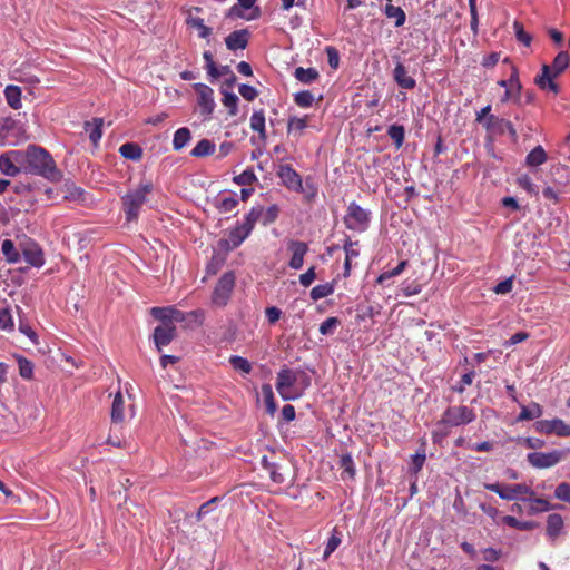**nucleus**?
I'll return each instance as SVG.
<instances>
[{"mask_svg": "<svg viewBox=\"0 0 570 570\" xmlns=\"http://www.w3.org/2000/svg\"><path fill=\"white\" fill-rule=\"evenodd\" d=\"M503 66L510 70L509 79L501 80V88H504V97L501 99L514 105H522L521 101V82L517 68L509 58L503 59Z\"/></svg>", "mask_w": 570, "mask_h": 570, "instance_id": "nucleus-5", "label": "nucleus"}, {"mask_svg": "<svg viewBox=\"0 0 570 570\" xmlns=\"http://www.w3.org/2000/svg\"><path fill=\"white\" fill-rule=\"evenodd\" d=\"M474 379V372L470 371L464 373L460 381L452 385V390L458 393H463L466 390V386H470Z\"/></svg>", "mask_w": 570, "mask_h": 570, "instance_id": "nucleus-48", "label": "nucleus"}, {"mask_svg": "<svg viewBox=\"0 0 570 570\" xmlns=\"http://www.w3.org/2000/svg\"><path fill=\"white\" fill-rule=\"evenodd\" d=\"M491 111L490 106H485L478 112L476 120L487 128L488 137H487V148L489 153L495 157V147H494V127L492 126L493 116L488 117Z\"/></svg>", "mask_w": 570, "mask_h": 570, "instance_id": "nucleus-16", "label": "nucleus"}, {"mask_svg": "<svg viewBox=\"0 0 570 570\" xmlns=\"http://www.w3.org/2000/svg\"><path fill=\"white\" fill-rule=\"evenodd\" d=\"M19 365V374L27 380H30L33 375V364L23 356L17 357Z\"/></svg>", "mask_w": 570, "mask_h": 570, "instance_id": "nucleus-46", "label": "nucleus"}, {"mask_svg": "<svg viewBox=\"0 0 570 570\" xmlns=\"http://www.w3.org/2000/svg\"><path fill=\"white\" fill-rule=\"evenodd\" d=\"M0 328L2 330H12L13 328V320L10 309L2 308L0 311Z\"/></svg>", "mask_w": 570, "mask_h": 570, "instance_id": "nucleus-57", "label": "nucleus"}, {"mask_svg": "<svg viewBox=\"0 0 570 570\" xmlns=\"http://www.w3.org/2000/svg\"><path fill=\"white\" fill-rule=\"evenodd\" d=\"M336 533L337 531L334 529L332 537L327 541V546L324 551V559L328 558V556L333 553L341 543V538Z\"/></svg>", "mask_w": 570, "mask_h": 570, "instance_id": "nucleus-58", "label": "nucleus"}, {"mask_svg": "<svg viewBox=\"0 0 570 570\" xmlns=\"http://www.w3.org/2000/svg\"><path fill=\"white\" fill-rule=\"evenodd\" d=\"M104 120L101 118H94L92 121H87L85 124L86 131L89 132V139L92 141L94 145H97V142L100 140L102 131Z\"/></svg>", "mask_w": 570, "mask_h": 570, "instance_id": "nucleus-28", "label": "nucleus"}, {"mask_svg": "<svg viewBox=\"0 0 570 570\" xmlns=\"http://www.w3.org/2000/svg\"><path fill=\"white\" fill-rule=\"evenodd\" d=\"M186 23L197 29L200 38H208L212 33V28L207 27L202 18L193 17L190 12L186 19Z\"/></svg>", "mask_w": 570, "mask_h": 570, "instance_id": "nucleus-32", "label": "nucleus"}, {"mask_svg": "<svg viewBox=\"0 0 570 570\" xmlns=\"http://www.w3.org/2000/svg\"><path fill=\"white\" fill-rule=\"evenodd\" d=\"M474 420V413L468 406H453L449 407L442 417V422L451 425L459 426L461 424L470 423Z\"/></svg>", "mask_w": 570, "mask_h": 570, "instance_id": "nucleus-8", "label": "nucleus"}, {"mask_svg": "<svg viewBox=\"0 0 570 570\" xmlns=\"http://www.w3.org/2000/svg\"><path fill=\"white\" fill-rule=\"evenodd\" d=\"M541 415H542V407L538 403L533 402L529 406H525V405L521 406V412L517 416V421L518 422L529 421V420L538 419Z\"/></svg>", "mask_w": 570, "mask_h": 570, "instance_id": "nucleus-25", "label": "nucleus"}, {"mask_svg": "<svg viewBox=\"0 0 570 570\" xmlns=\"http://www.w3.org/2000/svg\"><path fill=\"white\" fill-rule=\"evenodd\" d=\"M238 90L247 101H253L258 96V91L249 85H240Z\"/></svg>", "mask_w": 570, "mask_h": 570, "instance_id": "nucleus-59", "label": "nucleus"}, {"mask_svg": "<svg viewBox=\"0 0 570 570\" xmlns=\"http://www.w3.org/2000/svg\"><path fill=\"white\" fill-rule=\"evenodd\" d=\"M340 466L343 470L342 476L346 475L350 479L355 476V465L351 454H343L340 459Z\"/></svg>", "mask_w": 570, "mask_h": 570, "instance_id": "nucleus-41", "label": "nucleus"}, {"mask_svg": "<svg viewBox=\"0 0 570 570\" xmlns=\"http://www.w3.org/2000/svg\"><path fill=\"white\" fill-rule=\"evenodd\" d=\"M125 401L120 392L116 393L111 405L112 423H122L125 419Z\"/></svg>", "mask_w": 570, "mask_h": 570, "instance_id": "nucleus-24", "label": "nucleus"}, {"mask_svg": "<svg viewBox=\"0 0 570 570\" xmlns=\"http://www.w3.org/2000/svg\"><path fill=\"white\" fill-rule=\"evenodd\" d=\"M294 76L303 83H312L320 77V73L315 68L305 69L303 67H298L295 69Z\"/></svg>", "mask_w": 570, "mask_h": 570, "instance_id": "nucleus-33", "label": "nucleus"}, {"mask_svg": "<svg viewBox=\"0 0 570 570\" xmlns=\"http://www.w3.org/2000/svg\"><path fill=\"white\" fill-rule=\"evenodd\" d=\"M203 316L204 314L200 311H193L188 314H185L184 312L170 306V324L181 323L187 320L193 321L197 324H202Z\"/></svg>", "mask_w": 570, "mask_h": 570, "instance_id": "nucleus-22", "label": "nucleus"}, {"mask_svg": "<svg viewBox=\"0 0 570 570\" xmlns=\"http://www.w3.org/2000/svg\"><path fill=\"white\" fill-rule=\"evenodd\" d=\"M425 459H426V455H425V450L424 449L421 452H417L416 454H414L412 456V463H411V466H410V471L413 474H417L419 471L423 468Z\"/></svg>", "mask_w": 570, "mask_h": 570, "instance_id": "nucleus-53", "label": "nucleus"}, {"mask_svg": "<svg viewBox=\"0 0 570 570\" xmlns=\"http://www.w3.org/2000/svg\"><path fill=\"white\" fill-rule=\"evenodd\" d=\"M513 30L517 40L525 47H530L532 42V36L524 30L523 24L520 21L513 22Z\"/></svg>", "mask_w": 570, "mask_h": 570, "instance_id": "nucleus-40", "label": "nucleus"}, {"mask_svg": "<svg viewBox=\"0 0 570 570\" xmlns=\"http://www.w3.org/2000/svg\"><path fill=\"white\" fill-rule=\"evenodd\" d=\"M563 452L553 450L551 452H531L527 460L533 468L548 469L557 465L563 459Z\"/></svg>", "mask_w": 570, "mask_h": 570, "instance_id": "nucleus-7", "label": "nucleus"}, {"mask_svg": "<svg viewBox=\"0 0 570 570\" xmlns=\"http://www.w3.org/2000/svg\"><path fill=\"white\" fill-rule=\"evenodd\" d=\"M153 190V185L141 184L136 189L129 190L122 196V208L128 222L136 220L139 216V210L147 200V195Z\"/></svg>", "mask_w": 570, "mask_h": 570, "instance_id": "nucleus-4", "label": "nucleus"}, {"mask_svg": "<svg viewBox=\"0 0 570 570\" xmlns=\"http://www.w3.org/2000/svg\"><path fill=\"white\" fill-rule=\"evenodd\" d=\"M256 180V176L252 170H245L238 176L234 177V181L240 186L252 185Z\"/></svg>", "mask_w": 570, "mask_h": 570, "instance_id": "nucleus-55", "label": "nucleus"}, {"mask_svg": "<svg viewBox=\"0 0 570 570\" xmlns=\"http://www.w3.org/2000/svg\"><path fill=\"white\" fill-rule=\"evenodd\" d=\"M535 431L547 435L570 436V425L561 419L540 420L534 424Z\"/></svg>", "mask_w": 570, "mask_h": 570, "instance_id": "nucleus-11", "label": "nucleus"}, {"mask_svg": "<svg viewBox=\"0 0 570 570\" xmlns=\"http://www.w3.org/2000/svg\"><path fill=\"white\" fill-rule=\"evenodd\" d=\"M327 61L331 68L336 69L340 63L338 51L334 47H326Z\"/></svg>", "mask_w": 570, "mask_h": 570, "instance_id": "nucleus-61", "label": "nucleus"}, {"mask_svg": "<svg viewBox=\"0 0 570 570\" xmlns=\"http://www.w3.org/2000/svg\"><path fill=\"white\" fill-rule=\"evenodd\" d=\"M357 242L347 240L344 245L345 256L350 259L358 256V250L354 248Z\"/></svg>", "mask_w": 570, "mask_h": 570, "instance_id": "nucleus-64", "label": "nucleus"}, {"mask_svg": "<svg viewBox=\"0 0 570 570\" xmlns=\"http://www.w3.org/2000/svg\"><path fill=\"white\" fill-rule=\"evenodd\" d=\"M23 156L27 173L39 175L52 183L62 178V173L57 168L53 158L46 149L30 145Z\"/></svg>", "mask_w": 570, "mask_h": 570, "instance_id": "nucleus-1", "label": "nucleus"}, {"mask_svg": "<svg viewBox=\"0 0 570 570\" xmlns=\"http://www.w3.org/2000/svg\"><path fill=\"white\" fill-rule=\"evenodd\" d=\"M393 79L403 89H413L416 85L415 79L407 75L404 65L400 61L393 70Z\"/></svg>", "mask_w": 570, "mask_h": 570, "instance_id": "nucleus-20", "label": "nucleus"}, {"mask_svg": "<svg viewBox=\"0 0 570 570\" xmlns=\"http://www.w3.org/2000/svg\"><path fill=\"white\" fill-rule=\"evenodd\" d=\"M120 155L130 160H139L142 157V149L135 142H126L119 148Z\"/></svg>", "mask_w": 570, "mask_h": 570, "instance_id": "nucleus-30", "label": "nucleus"}, {"mask_svg": "<svg viewBox=\"0 0 570 570\" xmlns=\"http://www.w3.org/2000/svg\"><path fill=\"white\" fill-rule=\"evenodd\" d=\"M334 292V286L330 283L317 285L311 291V298L318 301L321 298L330 296Z\"/></svg>", "mask_w": 570, "mask_h": 570, "instance_id": "nucleus-42", "label": "nucleus"}, {"mask_svg": "<svg viewBox=\"0 0 570 570\" xmlns=\"http://www.w3.org/2000/svg\"><path fill=\"white\" fill-rule=\"evenodd\" d=\"M1 250L9 263H17L20 259L19 252L12 240L6 239L2 243Z\"/></svg>", "mask_w": 570, "mask_h": 570, "instance_id": "nucleus-39", "label": "nucleus"}, {"mask_svg": "<svg viewBox=\"0 0 570 570\" xmlns=\"http://www.w3.org/2000/svg\"><path fill=\"white\" fill-rule=\"evenodd\" d=\"M531 497H534V492L524 483L501 484V499L503 500L527 502Z\"/></svg>", "mask_w": 570, "mask_h": 570, "instance_id": "nucleus-9", "label": "nucleus"}, {"mask_svg": "<svg viewBox=\"0 0 570 570\" xmlns=\"http://www.w3.org/2000/svg\"><path fill=\"white\" fill-rule=\"evenodd\" d=\"M24 158L21 151H9L0 156V170L7 176H16L21 171L17 163H21Z\"/></svg>", "mask_w": 570, "mask_h": 570, "instance_id": "nucleus-13", "label": "nucleus"}, {"mask_svg": "<svg viewBox=\"0 0 570 570\" xmlns=\"http://www.w3.org/2000/svg\"><path fill=\"white\" fill-rule=\"evenodd\" d=\"M391 2L392 0H387L384 13L387 18L395 19V27H401L404 24L406 19L405 12L401 7H395Z\"/></svg>", "mask_w": 570, "mask_h": 570, "instance_id": "nucleus-26", "label": "nucleus"}, {"mask_svg": "<svg viewBox=\"0 0 570 570\" xmlns=\"http://www.w3.org/2000/svg\"><path fill=\"white\" fill-rule=\"evenodd\" d=\"M554 497L560 501L570 503V483L562 482L558 484L554 490Z\"/></svg>", "mask_w": 570, "mask_h": 570, "instance_id": "nucleus-54", "label": "nucleus"}, {"mask_svg": "<svg viewBox=\"0 0 570 570\" xmlns=\"http://www.w3.org/2000/svg\"><path fill=\"white\" fill-rule=\"evenodd\" d=\"M548 159L547 153L542 146L534 147L525 158V164L530 167H537L544 164Z\"/></svg>", "mask_w": 570, "mask_h": 570, "instance_id": "nucleus-27", "label": "nucleus"}, {"mask_svg": "<svg viewBox=\"0 0 570 570\" xmlns=\"http://www.w3.org/2000/svg\"><path fill=\"white\" fill-rule=\"evenodd\" d=\"M387 134L390 138L394 141L397 148H400L404 142V127L401 125H392L390 126Z\"/></svg>", "mask_w": 570, "mask_h": 570, "instance_id": "nucleus-44", "label": "nucleus"}, {"mask_svg": "<svg viewBox=\"0 0 570 570\" xmlns=\"http://www.w3.org/2000/svg\"><path fill=\"white\" fill-rule=\"evenodd\" d=\"M570 56L567 51H560L553 59L551 65H543L541 72L535 76L534 83L541 90H550L559 94L560 87L554 81L569 66Z\"/></svg>", "mask_w": 570, "mask_h": 570, "instance_id": "nucleus-2", "label": "nucleus"}, {"mask_svg": "<svg viewBox=\"0 0 570 570\" xmlns=\"http://www.w3.org/2000/svg\"><path fill=\"white\" fill-rule=\"evenodd\" d=\"M294 100L299 107L307 108L312 106L314 97L309 91L304 90L297 92L294 97Z\"/></svg>", "mask_w": 570, "mask_h": 570, "instance_id": "nucleus-52", "label": "nucleus"}, {"mask_svg": "<svg viewBox=\"0 0 570 570\" xmlns=\"http://www.w3.org/2000/svg\"><path fill=\"white\" fill-rule=\"evenodd\" d=\"M288 249L292 252V258L288 263L293 269H299L304 263V256L308 250V246L304 242L291 240L288 243Z\"/></svg>", "mask_w": 570, "mask_h": 570, "instance_id": "nucleus-17", "label": "nucleus"}, {"mask_svg": "<svg viewBox=\"0 0 570 570\" xmlns=\"http://www.w3.org/2000/svg\"><path fill=\"white\" fill-rule=\"evenodd\" d=\"M262 393L265 399L267 412L273 415L276 411V403L274 401L272 386L269 384H264L262 386Z\"/></svg>", "mask_w": 570, "mask_h": 570, "instance_id": "nucleus-45", "label": "nucleus"}, {"mask_svg": "<svg viewBox=\"0 0 570 570\" xmlns=\"http://www.w3.org/2000/svg\"><path fill=\"white\" fill-rule=\"evenodd\" d=\"M190 138H191V135H190V131L188 128H186V127L179 128L174 135V139H173L174 149L180 150L181 148H184L187 145V142L190 140Z\"/></svg>", "mask_w": 570, "mask_h": 570, "instance_id": "nucleus-37", "label": "nucleus"}, {"mask_svg": "<svg viewBox=\"0 0 570 570\" xmlns=\"http://www.w3.org/2000/svg\"><path fill=\"white\" fill-rule=\"evenodd\" d=\"M194 89L197 92V105L205 119L209 118L215 108L214 91L210 87L204 83H195Z\"/></svg>", "mask_w": 570, "mask_h": 570, "instance_id": "nucleus-10", "label": "nucleus"}, {"mask_svg": "<svg viewBox=\"0 0 570 570\" xmlns=\"http://www.w3.org/2000/svg\"><path fill=\"white\" fill-rule=\"evenodd\" d=\"M277 175L288 189L297 193L303 190L301 176L289 165H281L278 167Z\"/></svg>", "mask_w": 570, "mask_h": 570, "instance_id": "nucleus-15", "label": "nucleus"}, {"mask_svg": "<svg viewBox=\"0 0 570 570\" xmlns=\"http://www.w3.org/2000/svg\"><path fill=\"white\" fill-rule=\"evenodd\" d=\"M528 337H529V334L527 332H518L504 342V346L508 347V346L515 345L518 343L525 341Z\"/></svg>", "mask_w": 570, "mask_h": 570, "instance_id": "nucleus-63", "label": "nucleus"}, {"mask_svg": "<svg viewBox=\"0 0 570 570\" xmlns=\"http://www.w3.org/2000/svg\"><path fill=\"white\" fill-rule=\"evenodd\" d=\"M563 528V518L561 514L552 513L547 519V534L551 539H556L560 535Z\"/></svg>", "mask_w": 570, "mask_h": 570, "instance_id": "nucleus-23", "label": "nucleus"}, {"mask_svg": "<svg viewBox=\"0 0 570 570\" xmlns=\"http://www.w3.org/2000/svg\"><path fill=\"white\" fill-rule=\"evenodd\" d=\"M502 522L508 524L509 527L517 528L520 530H530L532 529V523L529 521H519L517 518L511 515H505L502 518Z\"/></svg>", "mask_w": 570, "mask_h": 570, "instance_id": "nucleus-51", "label": "nucleus"}, {"mask_svg": "<svg viewBox=\"0 0 570 570\" xmlns=\"http://www.w3.org/2000/svg\"><path fill=\"white\" fill-rule=\"evenodd\" d=\"M150 314L158 321L160 325L170 324V306L169 307H153Z\"/></svg>", "mask_w": 570, "mask_h": 570, "instance_id": "nucleus-49", "label": "nucleus"}, {"mask_svg": "<svg viewBox=\"0 0 570 570\" xmlns=\"http://www.w3.org/2000/svg\"><path fill=\"white\" fill-rule=\"evenodd\" d=\"M338 324L340 321L337 317H328L321 324L320 333L323 335L332 334Z\"/></svg>", "mask_w": 570, "mask_h": 570, "instance_id": "nucleus-56", "label": "nucleus"}, {"mask_svg": "<svg viewBox=\"0 0 570 570\" xmlns=\"http://www.w3.org/2000/svg\"><path fill=\"white\" fill-rule=\"evenodd\" d=\"M368 223V213L355 203L347 208L345 224L348 229H364Z\"/></svg>", "mask_w": 570, "mask_h": 570, "instance_id": "nucleus-12", "label": "nucleus"}, {"mask_svg": "<svg viewBox=\"0 0 570 570\" xmlns=\"http://www.w3.org/2000/svg\"><path fill=\"white\" fill-rule=\"evenodd\" d=\"M263 215V207L257 206L253 207L250 212L245 216V220L243 224H240L244 228H246L247 232H252L255 224L261 219Z\"/></svg>", "mask_w": 570, "mask_h": 570, "instance_id": "nucleus-36", "label": "nucleus"}, {"mask_svg": "<svg viewBox=\"0 0 570 570\" xmlns=\"http://www.w3.org/2000/svg\"><path fill=\"white\" fill-rule=\"evenodd\" d=\"M27 263L32 266L41 267L45 263L43 253L36 244L26 245L22 249Z\"/></svg>", "mask_w": 570, "mask_h": 570, "instance_id": "nucleus-21", "label": "nucleus"}, {"mask_svg": "<svg viewBox=\"0 0 570 570\" xmlns=\"http://www.w3.org/2000/svg\"><path fill=\"white\" fill-rule=\"evenodd\" d=\"M279 214V208L277 205L269 206L266 210L263 209V215L261 217L263 225L267 226L274 223Z\"/></svg>", "mask_w": 570, "mask_h": 570, "instance_id": "nucleus-50", "label": "nucleus"}, {"mask_svg": "<svg viewBox=\"0 0 570 570\" xmlns=\"http://www.w3.org/2000/svg\"><path fill=\"white\" fill-rule=\"evenodd\" d=\"M235 287V274L233 272L224 273L218 279L212 295V302L218 307L225 306Z\"/></svg>", "mask_w": 570, "mask_h": 570, "instance_id": "nucleus-6", "label": "nucleus"}, {"mask_svg": "<svg viewBox=\"0 0 570 570\" xmlns=\"http://www.w3.org/2000/svg\"><path fill=\"white\" fill-rule=\"evenodd\" d=\"M223 94V105L229 109L230 116H236L238 112L237 104H238V97L234 92H229L226 89L222 88Z\"/></svg>", "mask_w": 570, "mask_h": 570, "instance_id": "nucleus-38", "label": "nucleus"}, {"mask_svg": "<svg viewBox=\"0 0 570 570\" xmlns=\"http://www.w3.org/2000/svg\"><path fill=\"white\" fill-rule=\"evenodd\" d=\"M215 151V144L208 139H202L197 142V145L191 150V156L194 157H205L209 156Z\"/></svg>", "mask_w": 570, "mask_h": 570, "instance_id": "nucleus-34", "label": "nucleus"}, {"mask_svg": "<svg viewBox=\"0 0 570 570\" xmlns=\"http://www.w3.org/2000/svg\"><path fill=\"white\" fill-rule=\"evenodd\" d=\"M238 205V200L234 197L224 198L218 205V209L220 213H229L236 208Z\"/></svg>", "mask_w": 570, "mask_h": 570, "instance_id": "nucleus-60", "label": "nucleus"}, {"mask_svg": "<svg viewBox=\"0 0 570 570\" xmlns=\"http://www.w3.org/2000/svg\"><path fill=\"white\" fill-rule=\"evenodd\" d=\"M177 331L175 324L167 325H158L154 330L153 338L155 346L158 352H161L163 348L170 344V342L176 337Z\"/></svg>", "mask_w": 570, "mask_h": 570, "instance_id": "nucleus-14", "label": "nucleus"}, {"mask_svg": "<svg viewBox=\"0 0 570 570\" xmlns=\"http://www.w3.org/2000/svg\"><path fill=\"white\" fill-rule=\"evenodd\" d=\"M299 377H305L306 385H309L311 379L304 371H294L286 366L281 368L277 373L276 390L283 400H296L302 395V390L296 387Z\"/></svg>", "mask_w": 570, "mask_h": 570, "instance_id": "nucleus-3", "label": "nucleus"}, {"mask_svg": "<svg viewBox=\"0 0 570 570\" xmlns=\"http://www.w3.org/2000/svg\"><path fill=\"white\" fill-rule=\"evenodd\" d=\"M316 278L315 267L312 266L308 271L299 276V282L304 287H308Z\"/></svg>", "mask_w": 570, "mask_h": 570, "instance_id": "nucleus-62", "label": "nucleus"}, {"mask_svg": "<svg viewBox=\"0 0 570 570\" xmlns=\"http://www.w3.org/2000/svg\"><path fill=\"white\" fill-rule=\"evenodd\" d=\"M8 105L13 109L21 108V89L17 86H8L4 90Z\"/></svg>", "mask_w": 570, "mask_h": 570, "instance_id": "nucleus-31", "label": "nucleus"}, {"mask_svg": "<svg viewBox=\"0 0 570 570\" xmlns=\"http://www.w3.org/2000/svg\"><path fill=\"white\" fill-rule=\"evenodd\" d=\"M249 234L250 233L239 224L229 230L228 237L226 239H222L220 245L228 250L235 249L247 238Z\"/></svg>", "mask_w": 570, "mask_h": 570, "instance_id": "nucleus-18", "label": "nucleus"}, {"mask_svg": "<svg viewBox=\"0 0 570 570\" xmlns=\"http://www.w3.org/2000/svg\"><path fill=\"white\" fill-rule=\"evenodd\" d=\"M529 502V514H537L540 512H546L552 509V505L550 502L542 498H533L531 497Z\"/></svg>", "mask_w": 570, "mask_h": 570, "instance_id": "nucleus-35", "label": "nucleus"}, {"mask_svg": "<svg viewBox=\"0 0 570 570\" xmlns=\"http://www.w3.org/2000/svg\"><path fill=\"white\" fill-rule=\"evenodd\" d=\"M307 117L298 118V117H291L288 119L287 130L288 132H299L302 134L303 130L307 127Z\"/></svg>", "mask_w": 570, "mask_h": 570, "instance_id": "nucleus-47", "label": "nucleus"}, {"mask_svg": "<svg viewBox=\"0 0 570 570\" xmlns=\"http://www.w3.org/2000/svg\"><path fill=\"white\" fill-rule=\"evenodd\" d=\"M229 363L235 371H239L244 374H249L252 371L250 363L242 356H238V355L230 356Z\"/></svg>", "mask_w": 570, "mask_h": 570, "instance_id": "nucleus-43", "label": "nucleus"}, {"mask_svg": "<svg viewBox=\"0 0 570 570\" xmlns=\"http://www.w3.org/2000/svg\"><path fill=\"white\" fill-rule=\"evenodd\" d=\"M250 128L258 132L262 140H266L264 110L254 111L250 117Z\"/></svg>", "mask_w": 570, "mask_h": 570, "instance_id": "nucleus-29", "label": "nucleus"}, {"mask_svg": "<svg viewBox=\"0 0 570 570\" xmlns=\"http://www.w3.org/2000/svg\"><path fill=\"white\" fill-rule=\"evenodd\" d=\"M248 41L249 31L247 29L235 30L225 38L226 47L232 51L245 49Z\"/></svg>", "mask_w": 570, "mask_h": 570, "instance_id": "nucleus-19", "label": "nucleus"}]
</instances>
